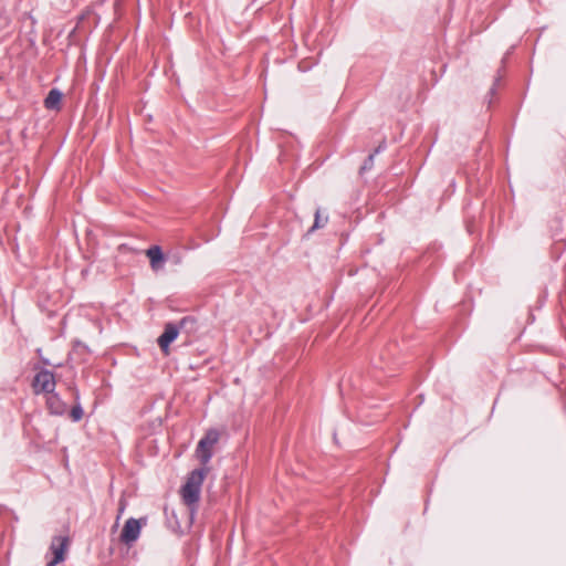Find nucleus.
<instances>
[{
	"instance_id": "f257e3e1",
	"label": "nucleus",
	"mask_w": 566,
	"mask_h": 566,
	"mask_svg": "<svg viewBox=\"0 0 566 566\" xmlns=\"http://www.w3.org/2000/svg\"><path fill=\"white\" fill-rule=\"evenodd\" d=\"M209 472L208 467L195 469L189 473L185 484L180 490L182 502L190 510L191 515L196 512L198 502L200 500L201 485Z\"/></svg>"
},
{
	"instance_id": "f03ea898",
	"label": "nucleus",
	"mask_w": 566,
	"mask_h": 566,
	"mask_svg": "<svg viewBox=\"0 0 566 566\" xmlns=\"http://www.w3.org/2000/svg\"><path fill=\"white\" fill-rule=\"evenodd\" d=\"M220 439V432L217 429H209L200 439L195 450V457L202 467H207L213 455V449Z\"/></svg>"
},
{
	"instance_id": "7ed1b4c3",
	"label": "nucleus",
	"mask_w": 566,
	"mask_h": 566,
	"mask_svg": "<svg viewBox=\"0 0 566 566\" xmlns=\"http://www.w3.org/2000/svg\"><path fill=\"white\" fill-rule=\"evenodd\" d=\"M32 387L35 394H52L55 388L54 375L49 370L39 371L33 379Z\"/></svg>"
},
{
	"instance_id": "20e7f679",
	"label": "nucleus",
	"mask_w": 566,
	"mask_h": 566,
	"mask_svg": "<svg viewBox=\"0 0 566 566\" xmlns=\"http://www.w3.org/2000/svg\"><path fill=\"white\" fill-rule=\"evenodd\" d=\"M142 522L146 523V520L128 518L120 533V541L126 545H132L136 542L140 535Z\"/></svg>"
},
{
	"instance_id": "39448f33",
	"label": "nucleus",
	"mask_w": 566,
	"mask_h": 566,
	"mask_svg": "<svg viewBox=\"0 0 566 566\" xmlns=\"http://www.w3.org/2000/svg\"><path fill=\"white\" fill-rule=\"evenodd\" d=\"M69 546V537L66 536H56L53 538L51 544V552L53 554V559L48 563L46 566H55L64 559V555L66 548Z\"/></svg>"
},
{
	"instance_id": "423d86ee",
	"label": "nucleus",
	"mask_w": 566,
	"mask_h": 566,
	"mask_svg": "<svg viewBox=\"0 0 566 566\" xmlns=\"http://www.w3.org/2000/svg\"><path fill=\"white\" fill-rule=\"evenodd\" d=\"M178 334V327L169 323L166 325L164 333L159 336L158 345L166 355L169 352V345L177 338Z\"/></svg>"
},
{
	"instance_id": "0eeeda50",
	"label": "nucleus",
	"mask_w": 566,
	"mask_h": 566,
	"mask_svg": "<svg viewBox=\"0 0 566 566\" xmlns=\"http://www.w3.org/2000/svg\"><path fill=\"white\" fill-rule=\"evenodd\" d=\"M145 254L149 259L150 268L153 271L158 272L163 269L165 255L159 245H151L145 251Z\"/></svg>"
},
{
	"instance_id": "6e6552de",
	"label": "nucleus",
	"mask_w": 566,
	"mask_h": 566,
	"mask_svg": "<svg viewBox=\"0 0 566 566\" xmlns=\"http://www.w3.org/2000/svg\"><path fill=\"white\" fill-rule=\"evenodd\" d=\"M48 408L50 409L51 413L53 415H63L66 411L65 403L60 399V397L54 394H50L46 400Z\"/></svg>"
},
{
	"instance_id": "1a4fd4ad",
	"label": "nucleus",
	"mask_w": 566,
	"mask_h": 566,
	"mask_svg": "<svg viewBox=\"0 0 566 566\" xmlns=\"http://www.w3.org/2000/svg\"><path fill=\"white\" fill-rule=\"evenodd\" d=\"M61 101H62V93L56 88H52L49 92L46 98L44 99V106L48 109H59Z\"/></svg>"
},
{
	"instance_id": "9d476101",
	"label": "nucleus",
	"mask_w": 566,
	"mask_h": 566,
	"mask_svg": "<svg viewBox=\"0 0 566 566\" xmlns=\"http://www.w3.org/2000/svg\"><path fill=\"white\" fill-rule=\"evenodd\" d=\"M327 221H328V217L327 216L322 217L321 216V210L317 209L316 212H315L314 224H313L311 231H314V230H317V229H321V228L325 227Z\"/></svg>"
},
{
	"instance_id": "9b49d317",
	"label": "nucleus",
	"mask_w": 566,
	"mask_h": 566,
	"mask_svg": "<svg viewBox=\"0 0 566 566\" xmlns=\"http://www.w3.org/2000/svg\"><path fill=\"white\" fill-rule=\"evenodd\" d=\"M82 416H83V410H82V408H81V407H78V406H77V407H74V408L72 409V411H71V417H72V419H73L74 421H78V420H81Z\"/></svg>"
},
{
	"instance_id": "f8f14e48",
	"label": "nucleus",
	"mask_w": 566,
	"mask_h": 566,
	"mask_svg": "<svg viewBox=\"0 0 566 566\" xmlns=\"http://www.w3.org/2000/svg\"><path fill=\"white\" fill-rule=\"evenodd\" d=\"M125 510V501L124 500H120L119 502V510H118V516L117 518H119L120 514L124 512Z\"/></svg>"
},
{
	"instance_id": "ddd939ff",
	"label": "nucleus",
	"mask_w": 566,
	"mask_h": 566,
	"mask_svg": "<svg viewBox=\"0 0 566 566\" xmlns=\"http://www.w3.org/2000/svg\"><path fill=\"white\" fill-rule=\"evenodd\" d=\"M373 159H374V155H370V156L368 157V161H370V163H371V161H373Z\"/></svg>"
},
{
	"instance_id": "4468645a",
	"label": "nucleus",
	"mask_w": 566,
	"mask_h": 566,
	"mask_svg": "<svg viewBox=\"0 0 566 566\" xmlns=\"http://www.w3.org/2000/svg\"><path fill=\"white\" fill-rule=\"evenodd\" d=\"M186 323V318L181 319L180 324L184 325Z\"/></svg>"
}]
</instances>
